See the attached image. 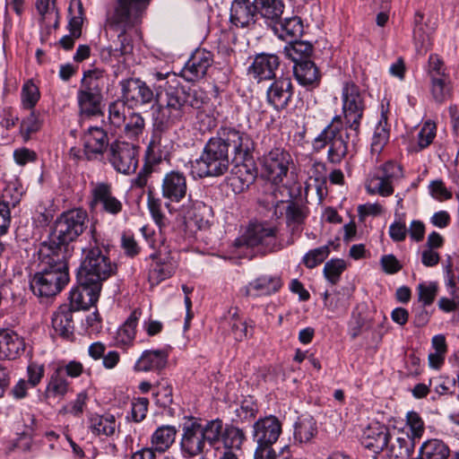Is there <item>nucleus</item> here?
<instances>
[{
	"label": "nucleus",
	"instance_id": "obj_54",
	"mask_svg": "<svg viewBox=\"0 0 459 459\" xmlns=\"http://www.w3.org/2000/svg\"><path fill=\"white\" fill-rule=\"evenodd\" d=\"M345 268L346 264L343 260L331 259L325 264L324 274L332 284H336Z\"/></svg>",
	"mask_w": 459,
	"mask_h": 459
},
{
	"label": "nucleus",
	"instance_id": "obj_3",
	"mask_svg": "<svg viewBox=\"0 0 459 459\" xmlns=\"http://www.w3.org/2000/svg\"><path fill=\"white\" fill-rule=\"evenodd\" d=\"M151 0H117L114 11L108 15V25L119 31L117 42H113L100 50L102 60L109 62L112 57H119L129 54L133 45L127 37V31L134 29L141 22L143 13Z\"/></svg>",
	"mask_w": 459,
	"mask_h": 459
},
{
	"label": "nucleus",
	"instance_id": "obj_57",
	"mask_svg": "<svg viewBox=\"0 0 459 459\" xmlns=\"http://www.w3.org/2000/svg\"><path fill=\"white\" fill-rule=\"evenodd\" d=\"M419 301L423 306H429L433 303L437 293V284L436 282H422L417 287Z\"/></svg>",
	"mask_w": 459,
	"mask_h": 459
},
{
	"label": "nucleus",
	"instance_id": "obj_48",
	"mask_svg": "<svg viewBox=\"0 0 459 459\" xmlns=\"http://www.w3.org/2000/svg\"><path fill=\"white\" fill-rule=\"evenodd\" d=\"M68 391V382L60 374V369H56L49 378L45 391V397L60 398L63 397Z\"/></svg>",
	"mask_w": 459,
	"mask_h": 459
},
{
	"label": "nucleus",
	"instance_id": "obj_53",
	"mask_svg": "<svg viewBox=\"0 0 459 459\" xmlns=\"http://www.w3.org/2000/svg\"><path fill=\"white\" fill-rule=\"evenodd\" d=\"M147 206L155 223L161 229L164 227L168 220L162 212V203L160 198L154 197L152 193H149L147 197Z\"/></svg>",
	"mask_w": 459,
	"mask_h": 459
},
{
	"label": "nucleus",
	"instance_id": "obj_30",
	"mask_svg": "<svg viewBox=\"0 0 459 459\" xmlns=\"http://www.w3.org/2000/svg\"><path fill=\"white\" fill-rule=\"evenodd\" d=\"M25 343L22 337L15 332L0 330V359H14L23 351Z\"/></svg>",
	"mask_w": 459,
	"mask_h": 459
},
{
	"label": "nucleus",
	"instance_id": "obj_55",
	"mask_svg": "<svg viewBox=\"0 0 459 459\" xmlns=\"http://www.w3.org/2000/svg\"><path fill=\"white\" fill-rule=\"evenodd\" d=\"M330 254L328 245L308 251L303 257V263L307 268H315L323 263Z\"/></svg>",
	"mask_w": 459,
	"mask_h": 459
},
{
	"label": "nucleus",
	"instance_id": "obj_61",
	"mask_svg": "<svg viewBox=\"0 0 459 459\" xmlns=\"http://www.w3.org/2000/svg\"><path fill=\"white\" fill-rule=\"evenodd\" d=\"M149 401L147 398L142 397L132 402L131 403V418L134 422H141L146 417Z\"/></svg>",
	"mask_w": 459,
	"mask_h": 459
},
{
	"label": "nucleus",
	"instance_id": "obj_25",
	"mask_svg": "<svg viewBox=\"0 0 459 459\" xmlns=\"http://www.w3.org/2000/svg\"><path fill=\"white\" fill-rule=\"evenodd\" d=\"M385 448L391 459H409L414 449V441L408 433L393 429Z\"/></svg>",
	"mask_w": 459,
	"mask_h": 459
},
{
	"label": "nucleus",
	"instance_id": "obj_7",
	"mask_svg": "<svg viewBox=\"0 0 459 459\" xmlns=\"http://www.w3.org/2000/svg\"><path fill=\"white\" fill-rule=\"evenodd\" d=\"M186 91L169 86L165 92L156 93L158 109L154 116L156 130L163 132L180 122L186 114Z\"/></svg>",
	"mask_w": 459,
	"mask_h": 459
},
{
	"label": "nucleus",
	"instance_id": "obj_9",
	"mask_svg": "<svg viewBox=\"0 0 459 459\" xmlns=\"http://www.w3.org/2000/svg\"><path fill=\"white\" fill-rule=\"evenodd\" d=\"M104 74L100 70H89L81 80L76 100L81 117H93L101 112Z\"/></svg>",
	"mask_w": 459,
	"mask_h": 459
},
{
	"label": "nucleus",
	"instance_id": "obj_17",
	"mask_svg": "<svg viewBox=\"0 0 459 459\" xmlns=\"http://www.w3.org/2000/svg\"><path fill=\"white\" fill-rule=\"evenodd\" d=\"M255 0H233L230 5V22L239 29L251 30L256 22Z\"/></svg>",
	"mask_w": 459,
	"mask_h": 459
},
{
	"label": "nucleus",
	"instance_id": "obj_38",
	"mask_svg": "<svg viewBox=\"0 0 459 459\" xmlns=\"http://www.w3.org/2000/svg\"><path fill=\"white\" fill-rule=\"evenodd\" d=\"M283 207L288 226L291 230V238L288 241V245H292L295 242L293 236L295 234L299 235L301 231L300 225L303 223L306 214L299 204L292 202H286Z\"/></svg>",
	"mask_w": 459,
	"mask_h": 459
},
{
	"label": "nucleus",
	"instance_id": "obj_59",
	"mask_svg": "<svg viewBox=\"0 0 459 459\" xmlns=\"http://www.w3.org/2000/svg\"><path fill=\"white\" fill-rule=\"evenodd\" d=\"M428 75L429 79L450 77L443 60L437 55L429 57Z\"/></svg>",
	"mask_w": 459,
	"mask_h": 459
},
{
	"label": "nucleus",
	"instance_id": "obj_62",
	"mask_svg": "<svg viewBox=\"0 0 459 459\" xmlns=\"http://www.w3.org/2000/svg\"><path fill=\"white\" fill-rule=\"evenodd\" d=\"M256 413V404L249 400L243 401L240 406L236 409V416L243 422L255 419Z\"/></svg>",
	"mask_w": 459,
	"mask_h": 459
},
{
	"label": "nucleus",
	"instance_id": "obj_29",
	"mask_svg": "<svg viewBox=\"0 0 459 459\" xmlns=\"http://www.w3.org/2000/svg\"><path fill=\"white\" fill-rule=\"evenodd\" d=\"M391 432L384 425L372 424L364 430L361 443L366 448L372 450L374 453H379L387 446Z\"/></svg>",
	"mask_w": 459,
	"mask_h": 459
},
{
	"label": "nucleus",
	"instance_id": "obj_28",
	"mask_svg": "<svg viewBox=\"0 0 459 459\" xmlns=\"http://www.w3.org/2000/svg\"><path fill=\"white\" fill-rule=\"evenodd\" d=\"M281 286V277L265 274L250 281L243 289V292L248 297L268 296L277 292Z\"/></svg>",
	"mask_w": 459,
	"mask_h": 459
},
{
	"label": "nucleus",
	"instance_id": "obj_11",
	"mask_svg": "<svg viewBox=\"0 0 459 459\" xmlns=\"http://www.w3.org/2000/svg\"><path fill=\"white\" fill-rule=\"evenodd\" d=\"M216 136L226 146L228 152L229 148L232 149L234 160L238 163L247 160L255 148L250 135L235 127L222 126L218 130Z\"/></svg>",
	"mask_w": 459,
	"mask_h": 459
},
{
	"label": "nucleus",
	"instance_id": "obj_14",
	"mask_svg": "<svg viewBox=\"0 0 459 459\" xmlns=\"http://www.w3.org/2000/svg\"><path fill=\"white\" fill-rule=\"evenodd\" d=\"M402 175L401 167L395 162H386L376 174L371 175L366 184L369 194L389 196L394 193L392 182Z\"/></svg>",
	"mask_w": 459,
	"mask_h": 459
},
{
	"label": "nucleus",
	"instance_id": "obj_40",
	"mask_svg": "<svg viewBox=\"0 0 459 459\" xmlns=\"http://www.w3.org/2000/svg\"><path fill=\"white\" fill-rule=\"evenodd\" d=\"M177 262L173 257L159 259L149 273V281L152 284H159L160 281L171 277L177 269Z\"/></svg>",
	"mask_w": 459,
	"mask_h": 459
},
{
	"label": "nucleus",
	"instance_id": "obj_39",
	"mask_svg": "<svg viewBox=\"0 0 459 459\" xmlns=\"http://www.w3.org/2000/svg\"><path fill=\"white\" fill-rule=\"evenodd\" d=\"M224 325L230 328V333L238 342L252 335L248 330L247 323L239 316L237 308L229 310L228 316L224 318Z\"/></svg>",
	"mask_w": 459,
	"mask_h": 459
},
{
	"label": "nucleus",
	"instance_id": "obj_36",
	"mask_svg": "<svg viewBox=\"0 0 459 459\" xmlns=\"http://www.w3.org/2000/svg\"><path fill=\"white\" fill-rule=\"evenodd\" d=\"M145 121L140 113L130 110L124 122L117 127V133L131 140L138 139L143 133Z\"/></svg>",
	"mask_w": 459,
	"mask_h": 459
},
{
	"label": "nucleus",
	"instance_id": "obj_47",
	"mask_svg": "<svg viewBox=\"0 0 459 459\" xmlns=\"http://www.w3.org/2000/svg\"><path fill=\"white\" fill-rule=\"evenodd\" d=\"M389 139V128L387 126V117L382 112L381 118L375 127L371 142L372 153H380Z\"/></svg>",
	"mask_w": 459,
	"mask_h": 459
},
{
	"label": "nucleus",
	"instance_id": "obj_8",
	"mask_svg": "<svg viewBox=\"0 0 459 459\" xmlns=\"http://www.w3.org/2000/svg\"><path fill=\"white\" fill-rule=\"evenodd\" d=\"M88 214L82 209H73L63 212L56 221L55 229L48 241L40 245H52L67 254V246L74 241L86 229Z\"/></svg>",
	"mask_w": 459,
	"mask_h": 459
},
{
	"label": "nucleus",
	"instance_id": "obj_26",
	"mask_svg": "<svg viewBox=\"0 0 459 459\" xmlns=\"http://www.w3.org/2000/svg\"><path fill=\"white\" fill-rule=\"evenodd\" d=\"M101 288L98 285L79 284L70 291L71 310L87 309L98 301Z\"/></svg>",
	"mask_w": 459,
	"mask_h": 459
},
{
	"label": "nucleus",
	"instance_id": "obj_37",
	"mask_svg": "<svg viewBox=\"0 0 459 459\" xmlns=\"http://www.w3.org/2000/svg\"><path fill=\"white\" fill-rule=\"evenodd\" d=\"M89 429L95 436L111 437L117 429V422L111 414H92L89 417Z\"/></svg>",
	"mask_w": 459,
	"mask_h": 459
},
{
	"label": "nucleus",
	"instance_id": "obj_6",
	"mask_svg": "<svg viewBox=\"0 0 459 459\" xmlns=\"http://www.w3.org/2000/svg\"><path fill=\"white\" fill-rule=\"evenodd\" d=\"M229 152L217 136L210 138L202 154L191 162V174L194 178L221 177L230 168Z\"/></svg>",
	"mask_w": 459,
	"mask_h": 459
},
{
	"label": "nucleus",
	"instance_id": "obj_15",
	"mask_svg": "<svg viewBox=\"0 0 459 459\" xmlns=\"http://www.w3.org/2000/svg\"><path fill=\"white\" fill-rule=\"evenodd\" d=\"M122 99L130 107H142L153 101L152 90L147 83L138 78H129L120 82Z\"/></svg>",
	"mask_w": 459,
	"mask_h": 459
},
{
	"label": "nucleus",
	"instance_id": "obj_41",
	"mask_svg": "<svg viewBox=\"0 0 459 459\" xmlns=\"http://www.w3.org/2000/svg\"><path fill=\"white\" fill-rule=\"evenodd\" d=\"M450 450L440 439L433 438L425 441L419 453V459H447Z\"/></svg>",
	"mask_w": 459,
	"mask_h": 459
},
{
	"label": "nucleus",
	"instance_id": "obj_33",
	"mask_svg": "<svg viewBox=\"0 0 459 459\" xmlns=\"http://www.w3.org/2000/svg\"><path fill=\"white\" fill-rule=\"evenodd\" d=\"M293 72L300 85L307 89H314L319 85L321 75L317 67L311 60L305 59L295 63Z\"/></svg>",
	"mask_w": 459,
	"mask_h": 459
},
{
	"label": "nucleus",
	"instance_id": "obj_21",
	"mask_svg": "<svg viewBox=\"0 0 459 459\" xmlns=\"http://www.w3.org/2000/svg\"><path fill=\"white\" fill-rule=\"evenodd\" d=\"M162 196L172 202L179 203L187 194V182L184 173L172 170L165 174L161 183Z\"/></svg>",
	"mask_w": 459,
	"mask_h": 459
},
{
	"label": "nucleus",
	"instance_id": "obj_58",
	"mask_svg": "<svg viewBox=\"0 0 459 459\" xmlns=\"http://www.w3.org/2000/svg\"><path fill=\"white\" fill-rule=\"evenodd\" d=\"M436 136V125L431 121H427L421 126L418 134V149L421 151L427 148L434 140Z\"/></svg>",
	"mask_w": 459,
	"mask_h": 459
},
{
	"label": "nucleus",
	"instance_id": "obj_45",
	"mask_svg": "<svg viewBox=\"0 0 459 459\" xmlns=\"http://www.w3.org/2000/svg\"><path fill=\"white\" fill-rule=\"evenodd\" d=\"M225 448L239 450L247 440L245 432L233 425L226 426L223 428L221 421V436Z\"/></svg>",
	"mask_w": 459,
	"mask_h": 459
},
{
	"label": "nucleus",
	"instance_id": "obj_19",
	"mask_svg": "<svg viewBox=\"0 0 459 459\" xmlns=\"http://www.w3.org/2000/svg\"><path fill=\"white\" fill-rule=\"evenodd\" d=\"M212 64V55L204 49H197L181 70V76L187 82L202 79Z\"/></svg>",
	"mask_w": 459,
	"mask_h": 459
},
{
	"label": "nucleus",
	"instance_id": "obj_63",
	"mask_svg": "<svg viewBox=\"0 0 459 459\" xmlns=\"http://www.w3.org/2000/svg\"><path fill=\"white\" fill-rule=\"evenodd\" d=\"M429 189L432 197L437 200L444 201L452 197L451 192L447 190L442 180L431 181Z\"/></svg>",
	"mask_w": 459,
	"mask_h": 459
},
{
	"label": "nucleus",
	"instance_id": "obj_10",
	"mask_svg": "<svg viewBox=\"0 0 459 459\" xmlns=\"http://www.w3.org/2000/svg\"><path fill=\"white\" fill-rule=\"evenodd\" d=\"M276 229L262 222H251L245 233L235 239L234 247L244 246L254 247L262 246L264 251L274 252L282 247L277 243L275 236Z\"/></svg>",
	"mask_w": 459,
	"mask_h": 459
},
{
	"label": "nucleus",
	"instance_id": "obj_35",
	"mask_svg": "<svg viewBox=\"0 0 459 459\" xmlns=\"http://www.w3.org/2000/svg\"><path fill=\"white\" fill-rule=\"evenodd\" d=\"M178 429L175 426L162 425L151 436L150 443L152 449L161 454L168 451L175 443Z\"/></svg>",
	"mask_w": 459,
	"mask_h": 459
},
{
	"label": "nucleus",
	"instance_id": "obj_1",
	"mask_svg": "<svg viewBox=\"0 0 459 459\" xmlns=\"http://www.w3.org/2000/svg\"><path fill=\"white\" fill-rule=\"evenodd\" d=\"M341 100L345 125L341 116H335L313 142L316 151H321L328 145L327 160L333 164L341 163L348 154L353 152L366 108L364 94L353 82L342 84Z\"/></svg>",
	"mask_w": 459,
	"mask_h": 459
},
{
	"label": "nucleus",
	"instance_id": "obj_27",
	"mask_svg": "<svg viewBox=\"0 0 459 459\" xmlns=\"http://www.w3.org/2000/svg\"><path fill=\"white\" fill-rule=\"evenodd\" d=\"M287 188L279 186L278 184L272 182L266 186L265 191L259 199V203L267 210L273 211V215L280 218L284 213V204L287 201Z\"/></svg>",
	"mask_w": 459,
	"mask_h": 459
},
{
	"label": "nucleus",
	"instance_id": "obj_5",
	"mask_svg": "<svg viewBox=\"0 0 459 459\" xmlns=\"http://www.w3.org/2000/svg\"><path fill=\"white\" fill-rule=\"evenodd\" d=\"M221 436V420L215 419L202 423L201 419L191 417L183 423L180 450L185 457H194L204 452L206 444L212 446Z\"/></svg>",
	"mask_w": 459,
	"mask_h": 459
},
{
	"label": "nucleus",
	"instance_id": "obj_2",
	"mask_svg": "<svg viewBox=\"0 0 459 459\" xmlns=\"http://www.w3.org/2000/svg\"><path fill=\"white\" fill-rule=\"evenodd\" d=\"M69 281L66 256L62 248L40 245L38 271L30 281V289L39 298L56 296Z\"/></svg>",
	"mask_w": 459,
	"mask_h": 459
},
{
	"label": "nucleus",
	"instance_id": "obj_64",
	"mask_svg": "<svg viewBox=\"0 0 459 459\" xmlns=\"http://www.w3.org/2000/svg\"><path fill=\"white\" fill-rule=\"evenodd\" d=\"M196 119L197 127L203 133L210 132L217 126L215 117L204 111H199Z\"/></svg>",
	"mask_w": 459,
	"mask_h": 459
},
{
	"label": "nucleus",
	"instance_id": "obj_49",
	"mask_svg": "<svg viewBox=\"0 0 459 459\" xmlns=\"http://www.w3.org/2000/svg\"><path fill=\"white\" fill-rule=\"evenodd\" d=\"M24 194L23 187L18 182L9 183L0 196V204L6 206L10 211L21 202Z\"/></svg>",
	"mask_w": 459,
	"mask_h": 459
},
{
	"label": "nucleus",
	"instance_id": "obj_60",
	"mask_svg": "<svg viewBox=\"0 0 459 459\" xmlns=\"http://www.w3.org/2000/svg\"><path fill=\"white\" fill-rule=\"evenodd\" d=\"M41 127V121L39 115L36 111H31L30 114L22 121L21 133L26 138H29L31 134L38 132Z\"/></svg>",
	"mask_w": 459,
	"mask_h": 459
},
{
	"label": "nucleus",
	"instance_id": "obj_52",
	"mask_svg": "<svg viewBox=\"0 0 459 459\" xmlns=\"http://www.w3.org/2000/svg\"><path fill=\"white\" fill-rule=\"evenodd\" d=\"M40 98L39 87L31 81L25 82L22 87L21 100L24 108L32 109Z\"/></svg>",
	"mask_w": 459,
	"mask_h": 459
},
{
	"label": "nucleus",
	"instance_id": "obj_16",
	"mask_svg": "<svg viewBox=\"0 0 459 459\" xmlns=\"http://www.w3.org/2000/svg\"><path fill=\"white\" fill-rule=\"evenodd\" d=\"M91 207L111 216H117L123 211L122 202L114 195L112 186L108 183H97L91 189Z\"/></svg>",
	"mask_w": 459,
	"mask_h": 459
},
{
	"label": "nucleus",
	"instance_id": "obj_23",
	"mask_svg": "<svg viewBox=\"0 0 459 459\" xmlns=\"http://www.w3.org/2000/svg\"><path fill=\"white\" fill-rule=\"evenodd\" d=\"M84 152L88 159L101 155L108 147L107 132L99 126H91L82 136Z\"/></svg>",
	"mask_w": 459,
	"mask_h": 459
},
{
	"label": "nucleus",
	"instance_id": "obj_24",
	"mask_svg": "<svg viewBox=\"0 0 459 459\" xmlns=\"http://www.w3.org/2000/svg\"><path fill=\"white\" fill-rule=\"evenodd\" d=\"M280 65L279 57L273 54L261 53L255 56L248 68V74L257 81L271 80Z\"/></svg>",
	"mask_w": 459,
	"mask_h": 459
},
{
	"label": "nucleus",
	"instance_id": "obj_31",
	"mask_svg": "<svg viewBox=\"0 0 459 459\" xmlns=\"http://www.w3.org/2000/svg\"><path fill=\"white\" fill-rule=\"evenodd\" d=\"M274 35L279 39L292 42L304 31L302 20L299 16L281 18V20L272 28Z\"/></svg>",
	"mask_w": 459,
	"mask_h": 459
},
{
	"label": "nucleus",
	"instance_id": "obj_50",
	"mask_svg": "<svg viewBox=\"0 0 459 459\" xmlns=\"http://www.w3.org/2000/svg\"><path fill=\"white\" fill-rule=\"evenodd\" d=\"M430 92L436 102L446 101L452 95L450 77L431 79Z\"/></svg>",
	"mask_w": 459,
	"mask_h": 459
},
{
	"label": "nucleus",
	"instance_id": "obj_4",
	"mask_svg": "<svg viewBox=\"0 0 459 459\" xmlns=\"http://www.w3.org/2000/svg\"><path fill=\"white\" fill-rule=\"evenodd\" d=\"M117 265L108 257V244L93 229L88 245L82 248V258L77 273L79 284L102 286L116 273Z\"/></svg>",
	"mask_w": 459,
	"mask_h": 459
},
{
	"label": "nucleus",
	"instance_id": "obj_13",
	"mask_svg": "<svg viewBox=\"0 0 459 459\" xmlns=\"http://www.w3.org/2000/svg\"><path fill=\"white\" fill-rule=\"evenodd\" d=\"M138 148L126 142H116L110 146L109 160L114 169L123 174L129 175L138 166Z\"/></svg>",
	"mask_w": 459,
	"mask_h": 459
},
{
	"label": "nucleus",
	"instance_id": "obj_46",
	"mask_svg": "<svg viewBox=\"0 0 459 459\" xmlns=\"http://www.w3.org/2000/svg\"><path fill=\"white\" fill-rule=\"evenodd\" d=\"M257 176V171L254 167H248L247 164H240L237 166L235 177L232 178V185L243 192L252 185Z\"/></svg>",
	"mask_w": 459,
	"mask_h": 459
},
{
	"label": "nucleus",
	"instance_id": "obj_56",
	"mask_svg": "<svg viewBox=\"0 0 459 459\" xmlns=\"http://www.w3.org/2000/svg\"><path fill=\"white\" fill-rule=\"evenodd\" d=\"M406 426L409 428L412 440L420 439L424 431L425 424L422 418L415 411H409L406 415Z\"/></svg>",
	"mask_w": 459,
	"mask_h": 459
},
{
	"label": "nucleus",
	"instance_id": "obj_32",
	"mask_svg": "<svg viewBox=\"0 0 459 459\" xmlns=\"http://www.w3.org/2000/svg\"><path fill=\"white\" fill-rule=\"evenodd\" d=\"M255 8L266 26L272 30L282 17L285 5L282 0H255Z\"/></svg>",
	"mask_w": 459,
	"mask_h": 459
},
{
	"label": "nucleus",
	"instance_id": "obj_43",
	"mask_svg": "<svg viewBox=\"0 0 459 459\" xmlns=\"http://www.w3.org/2000/svg\"><path fill=\"white\" fill-rule=\"evenodd\" d=\"M317 433L315 419L311 416H301L295 424L294 437L300 443L310 441Z\"/></svg>",
	"mask_w": 459,
	"mask_h": 459
},
{
	"label": "nucleus",
	"instance_id": "obj_20",
	"mask_svg": "<svg viewBox=\"0 0 459 459\" xmlns=\"http://www.w3.org/2000/svg\"><path fill=\"white\" fill-rule=\"evenodd\" d=\"M170 347L157 350H145L136 360L134 370L136 372H160L169 362Z\"/></svg>",
	"mask_w": 459,
	"mask_h": 459
},
{
	"label": "nucleus",
	"instance_id": "obj_18",
	"mask_svg": "<svg viewBox=\"0 0 459 459\" xmlns=\"http://www.w3.org/2000/svg\"><path fill=\"white\" fill-rule=\"evenodd\" d=\"M281 433V423L275 416L259 419L253 425L252 436L256 444L273 445Z\"/></svg>",
	"mask_w": 459,
	"mask_h": 459
},
{
	"label": "nucleus",
	"instance_id": "obj_12",
	"mask_svg": "<svg viewBox=\"0 0 459 459\" xmlns=\"http://www.w3.org/2000/svg\"><path fill=\"white\" fill-rule=\"evenodd\" d=\"M292 162L290 154L282 148L274 147L261 158L263 171L268 180L280 184L286 178Z\"/></svg>",
	"mask_w": 459,
	"mask_h": 459
},
{
	"label": "nucleus",
	"instance_id": "obj_34",
	"mask_svg": "<svg viewBox=\"0 0 459 459\" xmlns=\"http://www.w3.org/2000/svg\"><path fill=\"white\" fill-rule=\"evenodd\" d=\"M52 326L55 332L65 339H71L74 335L73 310L68 305L59 307L52 317Z\"/></svg>",
	"mask_w": 459,
	"mask_h": 459
},
{
	"label": "nucleus",
	"instance_id": "obj_51",
	"mask_svg": "<svg viewBox=\"0 0 459 459\" xmlns=\"http://www.w3.org/2000/svg\"><path fill=\"white\" fill-rule=\"evenodd\" d=\"M291 45L285 48L287 56L295 63L308 59L313 51V46L307 41H298L297 39L290 42Z\"/></svg>",
	"mask_w": 459,
	"mask_h": 459
},
{
	"label": "nucleus",
	"instance_id": "obj_44",
	"mask_svg": "<svg viewBox=\"0 0 459 459\" xmlns=\"http://www.w3.org/2000/svg\"><path fill=\"white\" fill-rule=\"evenodd\" d=\"M131 110L125 100H117L109 103L108 108V121L110 129L117 133V127L125 121L126 115Z\"/></svg>",
	"mask_w": 459,
	"mask_h": 459
},
{
	"label": "nucleus",
	"instance_id": "obj_22",
	"mask_svg": "<svg viewBox=\"0 0 459 459\" xmlns=\"http://www.w3.org/2000/svg\"><path fill=\"white\" fill-rule=\"evenodd\" d=\"M293 95V86L290 77L275 79L266 91L267 102L275 109L285 108Z\"/></svg>",
	"mask_w": 459,
	"mask_h": 459
},
{
	"label": "nucleus",
	"instance_id": "obj_42",
	"mask_svg": "<svg viewBox=\"0 0 459 459\" xmlns=\"http://www.w3.org/2000/svg\"><path fill=\"white\" fill-rule=\"evenodd\" d=\"M140 313L134 310L117 332L116 342L119 347L130 346L135 338V328Z\"/></svg>",
	"mask_w": 459,
	"mask_h": 459
}]
</instances>
